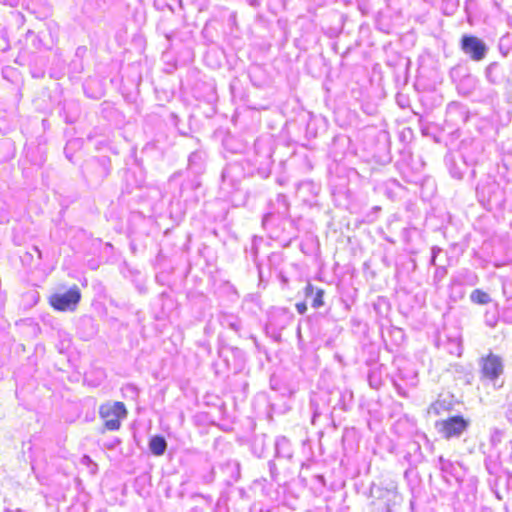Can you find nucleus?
<instances>
[{"instance_id":"obj_1","label":"nucleus","mask_w":512,"mask_h":512,"mask_svg":"<svg viewBox=\"0 0 512 512\" xmlns=\"http://www.w3.org/2000/svg\"><path fill=\"white\" fill-rule=\"evenodd\" d=\"M127 409L123 402H106L99 407V417L108 431H116L121 427V421L127 416Z\"/></svg>"},{"instance_id":"obj_2","label":"nucleus","mask_w":512,"mask_h":512,"mask_svg":"<svg viewBox=\"0 0 512 512\" xmlns=\"http://www.w3.org/2000/svg\"><path fill=\"white\" fill-rule=\"evenodd\" d=\"M81 300V291L73 285L65 293H54L48 298L49 305L57 311H73Z\"/></svg>"},{"instance_id":"obj_3","label":"nucleus","mask_w":512,"mask_h":512,"mask_svg":"<svg viewBox=\"0 0 512 512\" xmlns=\"http://www.w3.org/2000/svg\"><path fill=\"white\" fill-rule=\"evenodd\" d=\"M480 374L485 380L496 381L504 373V363L500 355L489 351L480 359Z\"/></svg>"},{"instance_id":"obj_4","label":"nucleus","mask_w":512,"mask_h":512,"mask_svg":"<svg viewBox=\"0 0 512 512\" xmlns=\"http://www.w3.org/2000/svg\"><path fill=\"white\" fill-rule=\"evenodd\" d=\"M469 426V421L461 415L450 416L436 422L438 431L445 439L459 437Z\"/></svg>"},{"instance_id":"obj_5","label":"nucleus","mask_w":512,"mask_h":512,"mask_svg":"<svg viewBox=\"0 0 512 512\" xmlns=\"http://www.w3.org/2000/svg\"><path fill=\"white\" fill-rule=\"evenodd\" d=\"M461 49L474 61H481L486 55V45L476 36L464 35L461 38Z\"/></svg>"},{"instance_id":"obj_6","label":"nucleus","mask_w":512,"mask_h":512,"mask_svg":"<svg viewBox=\"0 0 512 512\" xmlns=\"http://www.w3.org/2000/svg\"><path fill=\"white\" fill-rule=\"evenodd\" d=\"M149 448L151 452L156 456L164 454L167 448L166 440L163 436H153L149 441Z\"/></svg>"},{"instance_id":"obj_7","label":"nucleus","mask_w":512,"mask_h":512,"mask_svg":"<svg viewBox=\"0 0 512 512\" xmlns=\"http://www.w3.org/2000/svg\"><path fill=\"white\" fill-rule=\"evenodd\" d=\"M470 299L473 303L480 305L488 304L491 301L489 294L481 289L472 291Z\"/></svg>"},{"instance_id":"obj_8","label":"nucleus","mask_w":512,"mask_h":512,"mask_svg":"<svg viewBox=\"0 0 512 512\" xmlns=\"http://www.w3.org/2000/svg\"><path fill=\"white\" fill-rule=\"evenodd\" d=\"M324 293H325L324 290L321 288L316 290L315 296H314L313 302H312V306L314 308H319L324 305V300H323Z\"/></svg>"},{"instance_id":"obj_9","label":"nucleus","mask_w":512,"mask_h":512,"mask_svg":"<svg viewBox=\"0 0 512 512\" xmlns=\"http://www.w3.org/2000/svg\"><path fill=\"white\" fill-rule=\"evenodd\" d=\"M313 293H314V286L310 282H308L304 288V294L306 297H310L313 295Z\"/></svg>"},{"instance_id":"obj_10","label":"nucleus","mask_w":512,"mask_h":512,"mask_svg":"<svg viewBox=\"0 0 512 512\" xmlns=\"http://www.w3.org/2000/svg\"><path fill=\"white\" fill-rule=\"evenodd\" d=\"M296 309L300 314H304L307 311V305L305 302L297 303Z\"/></svg>"}]
</instances>
